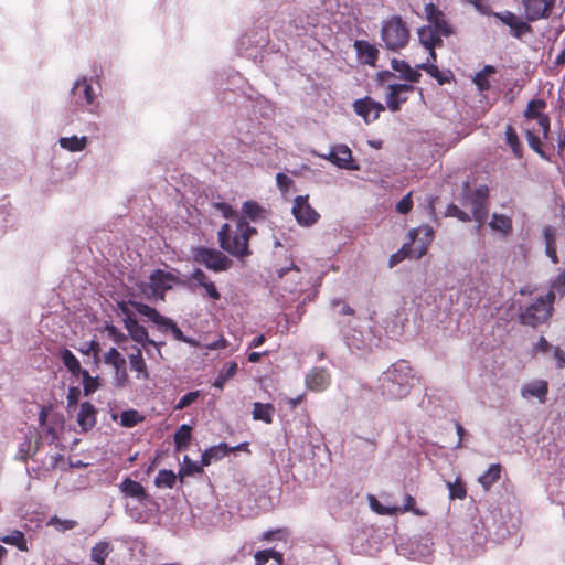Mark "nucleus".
Instances as JSON below:
<instances>
[{
  "label": "nucleus",
  "mask_w": 565,
  "mask_h": 565,
  "mask_svg": "<svg viewBox=\"0 0 565 565\" xmlns=\"http://www.w3.org/2000/svg\"><path fill=\"white\" fill-rule=\"evenodd\" d=\"M377 391L388 399H397L407 396L415 383L412 366L405 360L393 363L379 380Z\"/></svg>",
  "instance_id": "obj_1"
},
{
  "label": "nucleus",
  "mask_w": 565,
  "mask_h": 565,
  "mask_svg": "<svg viewBox=\"0 0 565 565\" xmlns=\"http://www.w3.org/2000/svg\"><path fill=\"white\" fill-rule=\"evenodd\" d=\"M236 230L235 235L231 236L230 225L224 224L217 233L220 246L231 255L244 258L250 255L249 238L257 231L244 218L237 221Z\"/></svg>",
  "instance_id": "obj_2"
},
{
  "label": "nucleus",
  "mask_w": 565,
  "mask_h": 565,
  "mask_svg": "<svg viewBox=\"0 0 565 565\" xmlns=\"http://www.w3.org/2000/svg\"><path fill=\"white\" fill-rule=\"evenodd\" d=\"M426 31H429V40H426V50L429 55L436 60L435 47L441 45V38H448L454 34V28L449 23L446 14L433 3L426 4Z\"/></svg>",
  "instance_id": "obj_3"
},
{
  "label": "nucleus",
  "mask_w": 565,
  "mask_h": 565,
  "mask_svg": "<svg viewBox=\"0 0 565 565\" xmlns=\"http://www.w3.org/2000/svg\"><path fill=\"white\" fill-rule=\"evenodd\" d=\"M381 39L387 50L404 49L409 41V30L401 17H391L383 22Z\"/></svg>",
  "instance_id": "obj_4"
},
{
  "label": "nucleus",
  "mask_w": 565,
  "mask_h": 565,
  "mask_svg": "<svg viewBox=\"0 0 565 565\" xmlns=\"http://www.w3.org/2000/svg\"><path fill=\"white\" fill-rule=\"evenodd\" d=\"M554 300L555 294L553 290H550L544 297H539L520 312V322L530 327H536L545 322L552 315Z\"/></svg>",
  "instance_id": "obj_5"
},
{
  "label": "nucleus",
  "mask_w": 565,
  "mask_h": 565,
  "mask_svg": "<svg viewBox=\"0 0 565 565\" xmlns=\"http://www.w3.org/2000/svg\"><path fill=\"white\" fill-rule=\"evenodd\" d=\"M130 303L139 315L148 318V320L153 322L162 332L170 331L175 340L192 343L172 319L163 317L156 308L139 301H131Z\"/></svg>",
  "instance_id": "obj_6"
},
{
  "label": "nucleus",
  "mask_w": 565,
  "mask_h": 565,
  "mask_svg": "<svg viewBox=\"0 0 565 565\" xmlns=\"http://www.w3.org/2000/svg\"><path fill=\"white\" fill-rule=\"evenodd\" d=\"M193 260L215 273L225 271L232 265V260L222 252L204 246L196 247L193 250Z\"/></svg>",
  "instance_id": "obj_7"
},
{
  "label": "nucleus",
  "mask_w": 565,
  "mask_h": 565,
  "mask_svg": "<svg viewBox=\"0 0 565 565\" xmlns=\"http://www.w3.org/2000/svg\"><path fill=\"white\" fill-rule=\"evenodd\" d=\"M150 288L152 294L160 299H164V294L172 289L174 285L185 286V281L181 280L175 274L156 269L150 274Z\"/></svg>",
  "instance_id": "obj_8"
},
{
  "label": "nucleus",
  "mask_w": 565,
  "mask_h": 565,
  "mask_svg": "<svg viewBox=\"0 0 565 565\" xmlns=\"http://www.w3.org/2000/svg\"><path fill=\"white\" fill-rule=\"evenodd\" d=\"M291 213L301 226H312L320 214L309 204V195H298L294 199Z\"/></svg>",
  "instance_id": "obj_9"
},
{
  "label": "nucleus",
  "mask_w": 565,
  "mask_h": 565,
  "mask_svg": "<svg viewBox=\"0 0 565 565\" xmlns=\"http://www.w3.org/2000/svg\"><path fill=\"white\" fill-rule=\"evenodd\" d=\"M417 235V230H411L408 232V241L404 243L399 250L391 255L388 259L390 268H393L406 258L419 259L424 256V244H419L416 248H413Z\"/></svg>",
  "instance_id": "obj_10"
},
{
  "label": "nucleus",
  "mask_w": 565,
  "mask_h": 565,
  "mask_svg": "<svg viewBox=\"0 0 565 565\" xmlns=\"http://www.w3.org/2000/svg\"><path fill=\"white\" fill-rule=\"evenodd\" d=\"M546 108V102L543 99H532L527 103L524 111V117L529 120L535 119L543 137L546 138L550 132V117L543 114L542 110Z\"/></svg>",
  "instance_id": "obj_11"
},
{
  "label": "nucleus",
  "mask_w": 565,
  "mask_h": 565,
  "mask_svg": "<svg viewBox=\"0 0 565 565\" xmlns=\"http://www.w3.org/2000/svg\"><path fill=\"white\" fill-rule=\"evenodd\" d=\"M525 15L529 21H536L550 17L555 0H522Z\"/></svg>",
  "instance_id": "obj_12"
},
{
  "label": "nucleus",
  "mask_w": 565,
  "mask_h": 565,
  "mask_svg": "<svg viewBox=\"0 0 565 565\" xmlns=\"http://www.w3.org/2000/svg\"><path fill=\"white\" fill-rule=\"evenodd\" d=\"M354 111L361 116L366 124H370L376 120L382 111H384V106L372 99L371 97H364L358 99L353 104Z\"/></svg>",
  "instance_id": "obj_13"
},
{
  "label": "nucleus",
  "mask_w": 565,
  "mask_h": 565,
  "mask_svg": "<svg viewBox=\"0 0 565 565\" xmlns=\"http://www.w3.org/2000/svg\"><path fill=\"white\" fill-rule=\"evenodd\" d=\"M386 104L390 110L397 111L401 105L407 100V93L414 90L411 84H390Z\"/></svg>",
  "instance_id": "obj_14"
},
{
  "label": "nucleus",
  "mask_w": 565,
  "mask_h": 565,
  "mask_svg": "<svg viewBox=\"0 0 565 565\" xmlns=\"http://www.w3.org/2000/svg\"><path fill=\"white\" fill-rule=\"evenodd\" d=\"M119 490L126 498L137 500L140 504L150 502V495L146 491L145 487L130 478H125L119 484Z\"/></svg>",
  "instance_id": "obj_15"
},
{
  "label": "nucleus",
  "mask_w": 565,
  "mask_h": 565,
  "mask_svg": "<svg viewBox=\"0 0 565 565\" xmlns=\"http://www.w3.org/2000/svg\"><path fill=\"white\" fill-rule=\"evenodd\" d=\"M327 160L341 169L355 170L356 166L353 164L352 151L345 145L335 146L328 156H323Z\"/></svg>",
  "instance_id": "obj_16"
},
{
  "label": "nucleus",
  "mask_w": 565,
  "mask_h": 565,
  "mask_svg": "<svg viewBox=\"0 0 565 565\" xmlns=\"http://www.w3.org/2000/svg\"><path fill=\"white\" fill-rule=\"evenodd\" d=\"M124 326L126 330L128 331L129 337L141 344L149 343L151 345H154L157 348H160L163 343L162 342H156L148 337L147 329L139 324L136 318L128 317L127 319H124Z\"/></svg>",
  "instance_id": "obj_17"
},
{
  "label": "nucleus",
  "mask_w": 565,
  "mask_h": 565,
  "mask_svg": "<svg viewBox=\"0 0 565 565\" xmlns=\"http://www.w3.org/2000/svg\"><path fill=\"white\" fill-rule=\"evenodd\" d=\"M548 394V383L546 380H534L526 383L521 388V396L525 399L537 398L540 403L546 402Z\"/></svg>",
  "instance_id": "obj_18"
},
{
  "label": "nucleus",
  "mask_w": 565,
  "mask_h": 565,
  "mask_svg": "<svg viewBox=\"0 0 565 565\" xmlns=\"http://www.w3.org/2000/svg\"><path fill=\"white\" fill-rule=\"evenodd\" d=\"M330 385V374L326 369L313 367L306 375V386L310 391L322 392Z\"/></svg>",
  "instance_id": "obj_19"
},
{
  "label": "nucleus",
  "mask_w": 565,
  "mask_h": 565,
  "mask_svg": "<svg viewBox=\"0 0 565 565\" xmlns=\"http://www.w3.org/2000/svg\"><path fill=\"white\" fill-rule=\"evenodd\" d=\"M74 102L78 106H87L94 102V92L86 78L77 81L72 88Z\"/></svg>",
  "instance_id": "obj_20"
},
{
  "label": "nucleus",
  "mask_w": 565,
  "mask_h": 565,
  "mask_svg": "<svg viewBox=\"0 0 565 565\" xmlns=\"http://www.w3.org/2000/svg\"><path fill=\"white\" fill-rule=\"evenodd\" d=\"M498 17L504 24L511 28L512 35L518 39L532 31L529 23L522 21L512 12L507 11L503 14H498Z\"/></svg>",
  "instance_id": "obj_21"
},
{
  "label": "nucleus",
  "mask_w": 565,
  "mask_h": 565,
  "mask_svg": "<svg viewBox=\"0 0 565 565\" xmlns=\"http://www.w3.org/2000/svg\"><path fill=\"white\" fill-rule=\"evenodd\" d=\"M77 423L83 431H88L96 424V408L89 402H84L79 406Z\"/></svg>",
  "instance_id": "obj_22"
},
{
  "label": "nucleus",
  "mask_w": 565,
  "mask_h": 565,
  "mask_svg": "<svg viewBox=\"0 0 565 565\" xmlns=\"http://www.w3.org/2000/svg\"><path fill=\"white\" fill-rule=\"evenodd\" d=\"M354 47L356 50L358 57L362 63L372 66L375 65L379 58V51L374 45L370 44L365 40H356L354 42Z\"/></svg>",
  "instance_id": "obj_23"
},
{
  "label": "nucleus",
  "mask_w": 565,
  "mask_h": 565,
  "mask_svg": "<svg viewBox=\"0 0 565 565\" xmlns=\"http://www.w3.org/2000/svg\"><path fill=\"white\" fill-rule=\"evenodd\" d=\"M369 501L371 509L380 515H394L398 512L407 511L414 503V499L411 495H407V504L403 509L399 507H384L374 495H369Z\"/></svg>",
  "instance_id": "obj_24"
},
{
  "label": "nucleus",
  "mask_w": 565,
  "mask_h": 565,
  "mask_svg": "<svg viewBox=\"0 0 565 565\" xmlns=\"http://www.w3.org/2000/svg\"><path fill=\"white\" fill-rule=\"evenodd\" d=\"M243 216L245 221L258 222L267 217V211L256 201H246L242 206Z\"/></svg>",
  "instance_id": "obj_25"
},
{
  "label": "nucleus",
  "mask_w": 565,
  "mask_h": 565,
  "mask_svg": "<svg viewBox=\"0 0 565 565\" xmlns=\"http://www.w3.org/2000/svg\"><path fill=\"white\" fill-rule=\"evenodd\" d=\"M392 68L395 72L399 73V78L407 81L409 83L418 82L420 78V73L416 70H413L405 61L393 58L392 60Z\"/></svg>",
  "instance_id": "obj_26"
},
{
  "label": "nucleus",
  "mask_w": 565,
  "mask_h": 565,
  "mask_svg": "<svg viewBox=\"0 0 565 565\" xmlns=\"http://www.w3.org/2000/svg\"><path fill=\"white\" fill-rule=\"evenodd\" d=\"M128 359L131 370L137 372V379L148 380L149 372L141 349L136 348V352L129 354Z\"/></svg>",
  "instance_id": "obj_27"
},
{
  "label": "nucleus",
  "mask_w": 565,
  "mask_h": 565,
  "mask_svg": "<svg viewBox=\"0 0 565 565\" xmlns=\"http://www.w3.org/2000/svg\"><path fill=\"white\" fill-rule=\"evenodd\" d=\"M254 558L256 565H282L284 563L282 554L273 548L256 552Z\"/></svg>",
  "instance_id": "obj_28"
},
{
  "label": "nucleus",
  "mask_w": 565,
  "mask_h": 565,
  "mask_svg": "<svg viewBox=\"0 0 565 565\" xmlns=\"http://www.w3.org/2000/svg\"><path fill=\"white\" fill-rule=\"evenodd\" d=\"M274 413H275V407L270 403L263 404L259 402H255L253 404L252 414H253L254 420H263L266 424H271Z\"/></svg>",
  "instance_id": "obj_29"
},
{
  "label": "nucleus",
  "mask_w": 565,
  "mask_h": 565,
  "mask_svg": "<svg viewBox=\"0 0 565 565\" xmlns=\"http://www.w3.org/2000/svg\"><path fill=\"white\" fill-rule=\"evenodd\" d=\"M238 365L235 361L225 364L224 367L220 371L216 379L214 380L213 386L218 390H223L225 383L236 375Z\"/></svg>",
  "instance_id": "obj_30"
},
{
  "label": "nucleus",
  "mask_w": 565,
  "mask_h": 565,
  "mask_svg": "<svg viewBox=\"0 0 565 565\" xmlns=\"http://www.w3.org/2000/svg\"><path fill=\"white\" fill-rule=\"evenodd\" d=\"M502 467L500 463L491 465L488 470L479 477L480 484L486 489H490L501 478Z\"/></svg>",
  "instance_id": "obj_31"
},
{
  "label": "nucleus",
  "mask_w": 565,
  "mask_h": 565,
  "mask_svg": "<svg viewBox=\"0 0 565 565\" xmlns=\"http://www.w3.org/2000/svg\"><path fill=\"white\" fill-rule=\"evenodd\" d=\"M60 358L70 373L73 375H79L84 369H82L78 359L68 349H63L60 352Z\"/></svg>",
  "instance_id": "obj_32"
},
{
  "label": "nucleus",
  "mask_w": 565,
  "mask_h": 565,
  "mask_svg": "<svg viewBox=\"0 0 565 565\" xmlns=\"http://www.w3.org/2000/svg\"><path fill=\"white\" fill-rule=\"evenodd\" d=\"M430 58L435 61L429 55V58L426 61V73L434 77L440 85L449 83L454 78L452 72L449 70L440 71L436 65L430 63Z\"/></svg>",
  "instance_id": "obj_33"
},
{
  "label": "nucleus",
  "mask_w": 565,
  "mask_h": 565,
  "mask_svg": "<svg viewBox=\"0 0 565 565\" xmlns=\"http://www.w3.org/2000/svg\"><path fill=\"white\" fill-rule=\"evenodd\" d=\"M111 552V546L106 541L96 543L90 550V559L98 565H104L106 558Z\"/></svg>",
  "instance_id": "obj_34"
},
{
  "label": "nucleus",
  "mask_w": 565,
  "mask_h": 565,
  "mask_svg": "<svg viewBox=\"0 0 565 565\" xmlns=\"http://www.w3.org/2000/svg\"><path fill=\"white\" fill-rule=\"evenodd\" d=\"M58 143L65 150H68L71 152H77L86 148L87 138L85 136L81 138L77 136L61 137Z\"/></svg>",
  "instance_id": "obj_35"
},
{
  "label": "nucleus",
  "mask_w": 565,
  "mask_h": 565,
  "mask_svg": "<svg viewBox=\"0 0 565 565\" xmlns=\"http://www.w3.org/2000/svg\"><path fill=\"white\" fill-rule=\"evenodd\" d=\"M495 73V67L492 65H486L480 72L473 77V83L477 85L480 92L489 90L491 84L488 77Z\"/></svg>",
  "instance_id": "obj_36"
},
{
  "label": "nucleus",
  "mask_w": 565,
  "mask_h": 565,
  "mask_svg": "<svg viewBox=\"0 0 565 565\" xmlns=\"http://www.w3.org/2000/svg\"><path fill=\"white\" fill-rule=\"evenodd\" d=\"M192 428L188 424L181 425L174 434L173 440L175 448L181 450L186 448L191 440Z\"/></svg>",
  "instance_id": "obj_37"
},
{
  "label": "nucleus",
  "mask_w": 565,
  "mask_h": 565,
  "mask_svg": "<svg viewBox=\"0 0 565 565\" xmlns=\"http://www.w3.org/2000/svg\"><path fill=\"white\" fill-rule=\"evenodd\" d=\"M489 225L492 230L501 232L503 234H509L512 231L511 217L503 214H493Z\"/></svg>",
  "instance_id": "obj_38"
},
{
  "label": "nucleus",
  "mask_w": 565,
  "mask_h": 565,
  "mask_svg": "<svg viewBox=\"0 0 565 565\" xmlns=\"http://www.w3.org/2000/svg\"><path fill=\"white\" fill-rule=\"evenodd\" d=\"M505 141L510 146L513 154L519 159L522 158V146L515 129L511 125H508L505 128Z\"/></svg>",
  "instance_id": "obj_39"
},
{
  "label": "nucleus",
  "mask_w": 565,
  "mask_h": 565,
  "mask_svg": "<svg viewBox=\"0 0 565 565\" xmlns=\"http://www.w3.org/2000/svg\"><path fill=\"white\" fill-rule=\"evenodd\" d=\"M0 541L9 545H14L20 551H28V543L25 536L19 530L12 531L9 535L1 537Z\"/></svg>",
  "instance_id": "obj_40"
},
{
  "label": "nucleus",
  "mask_w": 565,
  "mask_h": 565,
  "mask_svg": "<svg viewBox=\"0 0 565 565\" xmlns=\"http://www.w3.org/2000/svg\"><path fill=\"white\" fill-rule=\"evenodd\" d=\"M104 362L108 365H111L115 371L120 367L122 369L126 365V359L116 348H110L108 352L105 353Z\"/></svg>",
  "instance_id": "obj_41"
},
{
  "label": "nucleus",
  "mask_w": 565,
  "mask_h": 565,
  "mask_svg": "<svg viewBox=\"0 0 565 565\" xmlns=\"http://www.w3.org/2000/svg\"><path fill=\"white\" fill-rule=\"evenodd\" d=\"M175 479L177 477L172 470L162 469L158 472L154 484L158 488L166 487L171 489L175 484Z\"/></svg>",
  "instance_id": "obj_42"
},
{
  "label": "nucleus",
  "mask_w": 565,
  "mask_h": 565,
  "mask_svg": "<svg viewBox=\"0 0 565 565\" xmlns=\"http://www.w3.org/2000/svg\"><path fill=\"white\" fill-rule=\"evenodd\" d=\"M83 377V392L85 396L92 395L94 392H96L99 387V379L90 376L89 372L87 370H84L81 373Z\"/></svg>",
  "instance_id": "obj_43"
},
{
  "label": "nucleus",
  "mask_w": 565,
  "mask_h": 565,
  "mask_svg": "<svg viewBox=\"0 0 565 565\" xmlns=\"http://www.w3.org/2000/svg\"><path fill=\"white\" fill-rule=\"evenodd\" d=\"M526 140L529 143V147L535 151L541 158L547 159V156L545 151L542 148V142L540 137L535 134L534 130L527 129L526 130Z\"/></svg>",
  "instance_id": "obj_44"
},
{
  "label": "nucleus",
  "mask_w": 565,
  "mask_h": 565,
  "mask_svg": "<svg viewBox=\"0 0 565 565\" xmlns=\"http://www.w3.org/2000/svg\"><path fill=\"white\" fill-rule=\"evenodd\" d=\"M183 463L184 465L181 467L179 471V476L181 479L186 476L200 473L203 471L201 463L192 461L188 456H184Z\"/></svg>",
  "instance_id": "obj_45"
},
{
  "label": "nucleus",
  "mask_w": 565,
  "mask_h": 565,
  "mask_svg": "<svg viewBox=\"0 0 565 565\" xmlns=\"http://www.w3.org/2000/svg\"><path fill=\"white\" fill-rule=\"evenodd\" d=\"M448 489H449V498L451 500L455 499H465L467 495V490L465 487V483L460 479H456L455 482H447Z\"/></svg>",
  "instance_id": "obj_46"
},
{
  "label": "nucleus",
  "mask_w": 565,
  "mask_h": 565,
  "mask_svg": "<svg viewBox=\"0 0 565 565\" xmlns=\"http://www.w3.org/2000/svg\"><path fill=\"white\" fill-rule=\"evenodd\" d=\"M142 420V416L135 409L124 411L120 415V423L124 427H134Z\"/></svg>",
  "instance_id": "obj_47"
},
{
  "label": "nucleus",
  "mask_w": 565,
  "mask_h": 565,
  "mask_svg": "<svg viewBox=\"0 0 565 565\" xmlns=\"http://www.w3.org/2000/svg\"><path fill=\"white\" fill-rule=\"evenodd\" d=\"M487 203L488 202H471L473 218L479 225H482L487 218Z\"/></svg>",
  "instance_id": "obj_48"
},
{
  "label": "nucleus",
  "mask_w": 565,
  "mask_h": 565,
  "mask_svg": "<svg viewBox=\"0 0 565 565\" xmlns=\"http://www.w3.org/2000/svg\"><path fill=\"white\" fill-rule=\"evenodd\" d=\"M222 448H227V444L221 443L217 446H213V447L206 449L202 454V458H201V466H202V468L206 467V466H210L212 460H213V452H221Z\"/></svg>",
  "instance_id": "obj_49"
},
{
  "label": "nucleus",
  "mask_w": 565,
  "mask_h": 565,
  "mask_svg": "<svg viewBox=\"0 0 565 565\" xmlns=\"http://www.w3.org/2000/svg\"><path fill=\"white\" fill-rule=\"evenodd\" d=\"M200 396L199 391L189 392L185 395H183L179 402L175 405V409H184L185 407L190 406L192 403L196 402V399Z\"/></svg>",
  "instance_id": "obj_50"
},
{
  "label": "nucleus",
  "mask_w": 565,
  "mask_h": 565,
  "mask_svg": "<svg viewBox=\"0 0 565 565\" xmlns=\"http://www.w3.org/2000/svg\"><path fill=\"white\" fill-rule=\"evenodd\" d=\"M50 525H54L57 530L67 531L76 526L77 522L74 520H61L57 516H53L49 521Z\"/></svg>",
  "instance_id": "obj_51"
},
{
  "label": "nucleus",
  "mask_w": 565,
  "mask_h": 565,
  "mask_svg": "<svg viewBox=\"0 0 565 565\" xmlns=\"http://www.w3.org/2000/svg\"><path fill=\"white\" fill-rule=\"evenodd\" d=\"M106 331H107L108 335L110 338H113V340L117 344H120V343H122L124 341L127 340V335L124 332H121L117 327H115L113 324H107L106 326Z\"/></svg>",
  "instance_id": "obj_52"
},
{
  "label": "nucleus",
  "mask_w": 565,
  "mask_h": 565,
  "mask_svg": "<svg viewBox=\"0 0 565 565\" xmlns=\"http://www.w3.org/2000/svg\"><path fill=\"white\" fill-rule=\"evenodd\" d=\"M413 207L412 194L408 193L402 198V200L396 204V211L401 214H407Z\"/></svg>",
  "instance_id": "obj_53"
},
{
  "label": "nucleus",
  "mask_w": 565,
  "mask_h": 565,
  "mask_svg": "<svg viewBox=\"0 0 565 565\" xmlns=\"http://www.w3.org/2000/svg\"><path fill=\"white\" fill-rule=\"evenodd\" d=\"M447 215L449 216H454V217H457L458 220L462 221V222H468L470 221V216L463 212L462 210H460L457 205L455 204H450L448 207H447Z\"/></svg>",
  "instance_id": "obj_54"
},
{
  "label": "nucleus",
  "mask_w": 565,
  "mask_h": 565,
  "mask_svg": "<svg viewBox=\"0 0 565 565\" xmlns=\"http://www.w3.org/2000/svg\"><path fill=\"white\" fill-rule=\"evenodd\" d=\"M81 352L86 355H93L95 360H98L100 352L99 342L96 340L89 341L87 348L81 349Z\"/></svg>",
  "instance_id": "obj_55"
},
{
  "label": "nucleus",
  "mask_w": 565,
  "mask_h": 565,
  "mask_svg": "<svg viewBox=\"0 0 565 565\" xmlns=\"http://www.w3.org/2000/svg\"><path fill=\"white\" fill-rule=\"evenodd\" d=\"M116 385L118 387H125L129 382V376L126 370V365L115 371Z\"/></svg>",
  "instance_id": "obj_56"
},
{
  "label": "nucleus",
  "mask_w": 565,
  "mask_h": 565,
  "mask_svg": "<svg viewBox=\"0 0 565 565\" xmlns=\"http://www.w3.org/2000/svg\"><path fill=\"white\" fill-rule=\"evenodd\" d=\"M202 288L205 290L206 296L213 301H218L221 299V294L213 281L209 280Z\"/></svg>",
  "instance_id": "obj_57"
},
{
  "label": "nucleus",
  "mask_w": 565,
  "mask_h": 565,
  "mask_svg": "<svg viewBox=\"0 0 565 565\" xmlns=\"http://www.w3.org/2000/svg\"><path fill=\"white\" fill-rule=\"evenodd\" d=\"M276 182H277V185L278 188L282 191V192H286L289 186L292 184V180L286 175L285 173H277L276 174Z\"/></svg>",
  "instance_id": "obj_58"
},
{
  "label": "nucleus",
  "mask_w": 565,
  "mask_h": 565,
  "mask_svg": "<svg viewBox=\"0 0 565 565\" xmlns=\"http://www.w3.org/2000/svg\"><path fill=\"white\" fill-rule=\"evenodd\" d=\"M191 279L200 287H203L210 280L206 274L200 268L194 269L191 274Z\"/></svg>",
  "instance_id": "obj_59"
},
{
  "label": "nucleus",
  "mask_w": 565,
  "mask_h": 565,
  "mask_svg": "<svg viewBox=\"0 0 565 565\" xmlns=\"http://www.w3.org/2000/svg\"><path fill=\"white\" fill-rule=\"evenodd\" d=\"M471 202H488V186L487 185H481L479 186L472 198H471Z\"/></svg>",
  "instance_id": "obj_60"
},
{
  "label": "nucleus",
  "mask_w": 565,
  "mask_h": 565,
  "mask_svg": "<svg viewBox=\"0 0 565 565\" xmlns=\"http://www.w3.org/2000/svg\"><path fill=\"white\" fill-rule=\"evenodd\" d=\"M553 291H557L561 295H565V270L562 271L552 285Z\"/></svg>",
  "instance_id": "obj_61"
},
{
  "label": "nucleus",
  "mask_w": 565,
  "mask_h": 565,
  "mask_svg": "<svg viewBox=\"0 0 565 565\" xmlns=\"http://www.w3.org/2000/svg\"><path fill=\"white\" fill-rule=\"evenodd\" d=\"M79 388L78 387H75V386H72L68 388V392H67V405L71 407V406H75L78 402V397H79Z\"/></svg>",
  "instance_id": "obj_62"
},
{
  "label": "nucleus",
  "mask_w": 565,
  "mask_h": 565,
  "mask_svg": "<svg viewBox=\"0 0 565 565\" xmlns=\"http://www.w3.org/2000/svg\"><path fill=\"white\" fill-rule=\"evenodd\" d=\"M551 349V344L544 337H540L539 341L533 347V353H546Z\"/></svg>",
  "instance_id": "obj_63"
},
{
  "label": "nucleus",
  "mask_w": 565,
  "mask_h": 565,
  "mask_svg": "<svg viewBox=\"0 0 565 565\" xmlns=\"http://www.w3.org/2000/svg\"><path fill=\"white\" fill-rule=\"evenodd\" d=\"M217 209L221 211L222 215L225 218H232L236 215V212L233 210V207L227 203H218Z\"/></svg>",
  "instance_id": "obj_64"
}]
</instances>
